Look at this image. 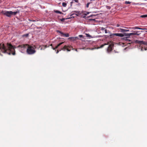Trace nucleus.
Instances as JSON below:
<instances>
[{"instance_id": "5701e85b", "label": "nucleus", "mask_w": 147, "mask_h": 147, "mask_svg": "<svg viewBox=\"0 0 147 147\" xmlns=\"http://www.w3.org/2000/svg\"><path fill=\"white\" fill-rule=\"evenodd\" d=\"M125 3L126 4H129L131 3V2H130L129 1H125Z\"/></svg>"}, {"instance_id": "7ed1b4c3", "label": "nucleus", "mask_w": 147, "mask_h": 147, "mask_svg": "<svg viewBox=\"0 0 147 147\" xmlns=\"http://www.w3.org/2000/svg\"><path fill=\"white\" fill-rule=\"evenodd\" d=\"M135 42L137 44H138L140 45V47L141 48V50L142 51L144 50H146L147 49L145 47H143L141 46L142 45H147V41H140L138 40H136L135 41Z\"/></svg>"}, {"instance_id": "412c9836", "label": "nucleus", "mask_w": 147, "mask_h": 147, "mask_svg": "<svg viewBox=\"0 0 147 147\" xmlns=\"http://www.w3.org/2000/svg\"><path fill=\"white\" fill-rule=\"evenodd\" d=\"M69 38H71V39H73V40H76V39H78V38L77 37H72Z\"/></svg>"}, {"instance_id": "9b49d317", "label": "nucleus", "mask_w": 147, "mask_h": 147, "mask_svg": "<svg viewBox=\"0 0 147 147\" xmlns=\"http://www.w3.org/2000/svg\"><path fill=\"white\" fill-rule=\"evenodd\" d=\"M26 44H23L21 45H19L17 47L26 48Z\"/></svg>"}, {"instance_id": "423d86ee", "label": "nucleus", "mask_w": 147, "mask_h": 147, "mask_svg": "<svg viewBox=\"0 0 147 147\" xmlns=\"http://www.w3.org/2000/svg\"><path fill=\"white\" fill-rule=\"evenodd\" d=\"M123 39L125 40L126 42V43L127 44H130L133 42L132 40L129 39L127 37H124L123 38Z\"/></svg>"}, {"instance_id": "c756f323", "label": "nucleus", "mask_w": 147, "mask_h": 147, "mask_svg": "<svg viewBox=\"0 0 147 147\" xmlns=\"http://www.w3.org/2000/svg\"><path fill=\"white\" fill-rule=\"evenodd\" d=\"M41 46H42V47H41V48H40V50H42L43 49V48H42V46L40 45V46H39V48H40V47H41Z\"/></svg>"}, {"instance_id": "72a5a7b5", "label": "nucleus", "mask_w": 147, "mask_h": 147, "mask_svg": "<svg viewBox=\"0 0 147 147\" xmlns=\"http://www.w3.org/2000/svg\"><path fill=\"white\" fill-rule=\"evenodd\" d=\"M104 29H105V28H103V27H102V28H101V30H104Z\"/></svg>"}, {"instance_id": "c85d7f7f", "label": "nucleus", "mask_w": 147, "mask_h": 147, "mask_svg": "<svg viewBox=\"0 0 147 147\" xmlns=\"http://www.w3.org/2000/svg\"><path fill=\"white\" fill-rule=\"evenodd\" d=\"M79 36L80 38H82V37H83V35H79Z\"/></svg>"}, {"instance_id": "20e7f679", "label": "nucleus", "mask_w": 147, "mask_h": 147, "mask_svg": "<svg viewBox=\"0 0 147 147\" xmlns=\"http://www.w3.org/2000/svg\"><path fill=\"white\" fill-rule=\"evenodd\" d=\"M73 49V47L71 45H65L60 50L61 51V50L65 51V50H66L68 51H71V49Z\"/></svg>"}, {"instance_id": "2f4dec72", "label": "nucleus", "mask_w": 147, "mask_h": 147, "mask_svg": "<svg viewBox=\"0 0 147 147\" xmlns=\"http://www.w3.org/2000/svg\"><path fill=\"white\" fill-rule=\"evenodd\" d=\"M105 33H107V29H105Z\"/></svg>"}, {"instance_id": "cd10ccee", "label": "nucleus", "mask_w": 147, "mask_h": 147, "mask_svg": "<svg viewBox=\"0 0 147 147\" xmlns=\"http://www.w3.org/2000/svg\"><path fill=\"white\" fill-rule=\"evenodd\" d=\"M42 46L45 47V48L44 49H45L47 47V45H42Z\"/></svg>"}, {"instance_id": "e433bc0d", "label": "nucleus", "mask_w": 147, "mask_h": 147, "mask_svg": "<svg viewBox=\"0 0 147 147\" xmlns=\"http://www.w3.org/2000/svg\"><path fill=\"white\" fill-rule=\"evenodd\" d=\"M117 27H119V24H117Z\"/></svg>"}, {"instance_id": "a878e982", "label": "nucleus", "mask_w": 147, "mask_h": 147, "mask_svg": "<svg viewBox=\"0 0 147 147\" xmlns=\"http://www.w3.org/2000/svg\"><path fill=\"white\" fill-rule=\"evenodd\" d=\"M90 3H90V2H88V3H87L86 5V7H87V8L88 7Z\"/></svg>"}, {"instance_id": "f704fd0d", "label": "nucleus", "mask_w": 147, "mask_h": 147, "mask_svg": "<svg viewBox=\"0 0 147 147\" xmlns=\"http://www.w3.org/2000/svg\"><path fill=\"white\" fill-rule=\"evenodd\" d=\"M89 13H90V12H87V14H85V15H87V14H89Z\"/></svg>"}, {"instance_id": "bb28decb", "label": "nucleus", "mask_w": 147, "mask_h": 147, "mask_svg": "<svg viewBox=\"0 0 147 147\" xmlns=\"http://www.w3.org/2000/svg\"><path fill=\"white\" fill-rule=\"evenodd\" d=\"M106 7L107 8V9H110L111 8V7L110 6H106Z\"/></svg>"}, {"instance_id": "f8f14e48", "label": "nucleus", "mask_w": 147, "mask_h": 147, "mask_svg": "<svg viewBox=\"0 0 147 147\" xmlns=\"http://www.w3.org/2000/svg\"><path fill=\"white\" fill-rule=\"evenodd\" d=\"M121 32H126L129 31V30L124 29H121Z\"/></svg>"}, {"instance_id": "1a4fd4ad", "label": "nucleus", "mask_w": 147, "mask_h": 147, "mask_svg": "<svg viewBox=\"0 0 147 147\" xmlns=\"http://www.w3.org/2000/svg\"><path fill=\"white\" fill-rule=\"evenodd\" d=\"M130 33H124V34H122L123 35V36H125V37H127V38H129V37L131 36V35L130 34Z\"/></svg>"}, {"instance_id": "f3484780", "label": "nucleus", "mask_w": 147, "mask_h": 147, "mask_svg": "<svg viewBox=\"0 0 147 147\" xmlns=\"http://www.w3.org/2000/svg\"><path fill=\"white\" fill-rule=\"evenodd\" d=\"M50 46H52V49L53 50H55V49H57L58 48V47H57V46H56V47H55V48H54L53 47H52V44H51V45H50Z\"/></svg>"}, {"instance_id": "393cba45", "label": "nucleus", "mask_w": 147, "mask_h": 147, "mask_svg": "<svg viewBox=\"0 0 147 147\" xmlns=\"http://www.w3.org/2000/svg\"><path fill=\"white\" fill-rule=\"evenodd\" d=\"M28 36V34H25L23 35V37L25 36V37H27Z\"/></svg>"}, {"instance_id": "a211bd4d", "label": "nucleus", "mask_w": 147, "mask_h": 147, "mask_svg": "<svg viewBox=\"0 0 147 147\" xmlns=\"http://www.w3.org/2000/svg\"><path fill=\"white\" fill-rule=\"evenodd\" d=\"M108 45V44H106V43H105V44H103V45H101L98 48H102L105 45Z\"/></svg>"}, {"instance_id": "9d476101", "label": "nucleus", "mask_w": 147, "mask_h": 147, "mask_svg": "<svg viewBox=\"0 0 147 147\" xmlns=\"http://www.w3.org/2000/svg\"><path fill=\"white\" fill-rule=\"evenodd\" d=\"M132 28L134 30H135V29H140V30H147L145 28H140L138 27H137V26L133 27Z\"/></svg>"}, {"instance_id": "473e14b6", "label": "nucleus", "mask_w": 147, "mask_h": 147, "mask_svg": "<svg viewBox=\"0 0 147 147\" xmlns=\"http://www.w3.org/2000/svg\"><path fill=\"white\" fill-rule=\"evenodd\" d=\"M65 19L64 18H62L61 20V21H63Z\"/></svg>"}, {"instance_id": "6e6552de", "label": "nucleus", "mask_w": 147, "mask_h": 147, "mask_svg": "<svg viewBox=\"0 0 147 147\" xmlns=\"http://www.w3.org/2000/svg\"><path fill=\"white\" fill-rule=\"evenodd\" d=\"M132 32H133L130 33V34L132 35H139L141 33H137V32H140V31H134L132 30L131 31Z\"/></svg>"}, {"instance_id": "aec40b11", "label": "nucleus", "mask_w": 147, "mask_h": 147, "mask_svg": "<svg viewBox=\"0 0 147 147\" xmlns=\"http://www.w3.org/2000/svg\"><path fill=\"white\" fill-rule=\"evenodd\" d=\"M67 5V4L64 2L62 3V6L64 7H65Z\"/></svg>"}, {"instance_id": "4468645a", "label": "nucleus", "mask_w": 147, "mask_h": 147, "mask_svg": "<svg viewBox=\"0 0 147 147\" xmlns=\"http://www.w3.org/2000/svg\"><path fill=\"white\" fill-rule=\"evenodd\" d=\"M62 36H65L66 37H68L69 36V35L68 33L65 34L63 33Z\"/></svg>"}, {"instance_id": "6ab92c4d", "label": "nucleus", "mask_w": 147, "mask_h": 147, "mask_svg": "<svg viewBox=\"0 0 147 147\" xmlns=\"http://www.w3.org/2000/svg\"><path fill=\"white\" fill-rule=\"evenodd\" d=\"M140 17L142 18H146L147 17V15H143L140 16Z\"/></svg>"}, {"instance_id": "4be33fe9", "label": "nucleus", "mask_w": 147, "mask_h": 147, "mask_svg": "<svg viewBox=\"0 0 147 147\" xmlns=\"http://www.w3.org/2000/svg\"><path fill=\"white\" fill-rule=\"evenodd\" d=\"M63 43H64L63 42H61L59 43V44H58L57 45V47H58L60 46Z\"/></svg>"}, {"instance_id": "7c9ffc66", "label": "nucleus", "mask_w": 147, "mask_h": 147, "mask_svg": "<svg viewBox=\"0 0 147 147\" xmlns=\"http://www.w3.org/2000/svg\"><path fill=\"white\" fill-rule=\"evenodd\" d=\"M75 2L77 3H78V0H74Z\"/></svg>"}, {"instance_id": "ddd939ff", "label": "nucleus", "mask_w": 147, "mask_h": 147, "mask_svg": "<svg viewBox=\"0 0 147 147\" xmlns=\"http://www.w3.org/2000/svg\"><path fill=\"white\" fill-rule=\"evenodd\" d=\"M1 53H2V43L0 44V55Z\"/></svg>"}, {"instance_id": "dca6fc26", "label": "nucleus", "mask_w": 147, "mask_h": 147, "mask_svg": "<svg viewBox=\"0 0 147 147\" xmlns=\"http://www.w3.org/2000/svg\"><path fill=\"white\" fill-rule=\"evenodd\" d=\"M56 32H57V33H59L60 34H61V36H62V35H63V32H62L59 31V30H57L56 31Z\"/></svg>"}, {"instance_id": "f257e3e1", "label": "nucleus", "mask_w": 147, "mask_h": 147, "mask_svg": "<svg viewBox=\"0 0 147 147\" xmlns=\"http://www.w3.org/2000/svg\"><path fill=\"white\" fill-rule=\"evenodd\" d=\"M26 45L27 47L26 52L27 54L32 55L36 53V51L35 49L36 48V47L35 45H30L28 44H26Z\"/></svg>"}, {"instance_id": "c9c22d12", "label": "nucleus", "mask_w": 147, "mask_h": 147, "mask_svg": "<svg viewBox=\"0 0 147 147\" xmlns=\"http://www.w3.org/2000/svg\"><path fill=\"white\" fill-rule=\"evenodd\" d=\"M59 51L58 50H57V52H56V53H59Z\"/></svg>"}, {"instance_id": "2eb2a0df", "label": "nucleus", "mask_w": 147, "mask_h": 147, "mask_svg": "<svg viewBox=\"0 0 147 147\" xmlns=\"http://www.w3.org/2000/svg\"><path fill=\"white\" fill-rule=\"evenodd\" d=\"M54 12H55V13H59V14H61L62 13V12L60 11H58V10H55L54 11Z\"/></svg>"}, {"instance_id": "f03ea898", "label": "nucleus", "mask_w": 147, "mask_h": 147, "mask_svg": "<svg viewBox=\"0 0 147 147\" xmlns=\"http://www.w3.org/2000/svg\"><path fill=\"white\" fill-rule=\"evenodd\" d=\"M2 13L4 15L9 17H11L12 16H15L17 13H19V11L17 9L16 11L13 12L12 11H2Z\"/></svg>"}, {"instance_id": "58836bf2", "label": "nucleus", "mask_w": 147, "mask_h": 147, "mask_svg": "<svg viewBox=\"0 0 147 147\" xmlns=\"http://www.w3.org/2000/svg\"><path fill=\"white\" fill-rule=\"evenodd\" d=\"M76 51H77V49H76Z\"/></svg>"}, {"instance_id": "0eeeda50", "label": "nucleus", "mask_w": 147, "mask_h": 147, "mask_svg": "<svg viewBox=\"0 0 147 147\" xmlns=\"http://www.w3.org/2000/svg\"><path fill=\"white\" fill-rule=\"evenodd\" d=\"M113 46V45L112 44H110L109 45L107 50L108 52H110L112 50Z\"/></svg>"}, {"instance_id": "ea45409f", "label": "nucleus", "mask_w": 147, "mask_h": 147, "mask_svg": "<svg viewBox=\"0 0 147 147\" xmlns=\"http://www.w3.org/2000/svg\"><path fill=\"white\" fill-rule=\"evenodd\" d=\"M90 1H92V0H90Z\"/></svg>"}, {"instance_id": "39448f33", "label": "nucleus", "mask_w": 147, "mask_h": 147, "mask_svg": "<svg viewBox=\"0 0 147 147\" xmlns=\"http://www.w3.org/2000/svg\"><path fill=\"white\" fill-rule=\"evenodd\" d=\"M114 36L123 37V36L122 33H113L111 34L110 35V36L111 38H112Z\"/></svg>"}, {"instance_id": "b1692460", "label": "nucleus", "mask_w": 147, "mask_h": 147, "mask_svg": "<svg viewBox=\"0 0 147 147\" xmlns=\"http://www.w3.org/2000/svg\"><path fill=\"white\" fill-rule=\"evenodd\" d=\"M85 34L86 36L87 37H90L91 36L89 34L86 33Z\"/></svg>"}, {"instance_id": "4c0bfd02", "label": "nucleus", "mask_w": 147, "mask_h": 147, "mask_svg": "<svg viewBox=\"0 0 147 147\" xmlns=\"http://www.w3.org/2000/svg\"><path fill=\"white\" fill-rule=\"evenodd\" d=\"M140 32H137V33H140Z\"/></svg>"}]
</instances>
